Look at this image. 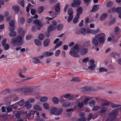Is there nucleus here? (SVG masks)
Wrapping results in <instances>:
<instances>
[{"mask_svg":"<svg viewBox=\"0 0 121 121\" xmlns=\"http://www.w3.org/2000/svg\"><path fill=\"white\" fill-rule=\"evenodd\" d=\"M92 99V97L90 98H86L84 100V102L85 104H87V102L90 99Z\"/></svg>","mask_w":121,"mask_h":121,"instance_id":"52","label":"nucleus"},{"mask_svg":"<svg viewBox=\"0 0 121 121\" xmlns=\"http://www.w3.org/2000/svg\"><path fill=\"white\" fill-rule=\"evenodd\" d=\"M51 32V31H49L48 30V31L45 33L46 36L47 37H48L50 35V32Z\"/></svg>","mask_w":121,"mask_h":121,"instance_id":"58","label":"nucleus"},{"mask_svg":"<svg viewBox=\"0 0 121 121\" xmlns=\"http://www.w3.org/2000/svg\"><path fill=\"white\" fill-rule=\"evenodd\" d=\"M108 15L106 13H104L101 15L100 17V20L102 21L105 19L107 17Z\"/></svg>","mask_w":121,"mask_h":121,"instance_id":"10","label":"nucleus"},{"mask_svg":"<svg viewBox=\"0 0 121 121\" xmlns=\"http://www.w3.org/2000/svg\"><path fill=\"white\" fill-rule=\"evenodd\" d=\"M34 42L35 44L39 46H41L42 44L41 42L38 39H35Z\"/></svg>","mask_w":121,"mask_h":121,"instance_id":"15","label":"nucleus"},{"mask_svg":"<svg viewBox=\"0 0 121 121\" xmlns=\"http://www.w3.org/2000/svg\"><path fill=\"white\" fill-rule=\"evenodd\" d=\"M80 14L77 13L76 16L74 18L73 20V22L74 23H76L78 21V19L80 17Z\"/></svg>","mask_w":121,"mask_h":121,"instance_id":"11","label":"nucleus"},{"mask_svg":"<svg viewBox=\"0 0 121 121\" xmlns=\"http://www.w3.org/2000/svg\"><path fill=\"white\" fill-rule=\"evenodd\" d=\"M79 50L78 45H74L71 50L69 52V54L72 56L77 57L79 56V55L77 54Z\"/></svg>","mask_w":121,"mask_h":121,"instance_id":"1","label":"nucleus"},{"mask_svg":"<svg viewBox=\"0 0 121 121\" xmlns=\"http://www.w3.org/2000/svg\"><path fill=\"white\" fill-rule=\"evenodd\" d=\"M44 8L43 6H40L38 9V13H41L43 11Z\"/></svg>","mask_w":121,"mask_h":121,"instance_id":"21","label":"nucleus"},{"mask_svg":"<svg viewBox=\"0 0 121 121\" xmlns=\"http://www.w3.org/2000/svg\"><path fill=\"white\" fill-rule=\"evenodd\" d=\"M83 11V9L81 7H78L77 9V13H78L80 14L82 13Z\"/></svg>","mask_w":121,"mask_h":121,"instance_id":"26","label":"nucleus"},{"mask_svg":"<svg viewBox=\"0 0 121 121\" xmlns=\"http://www.w3.org/2000/svg\"><path fill=\"white\" fill-rule=\"evenodd\" d=\"M12 8L13 10L16 13H18L20 7L18 5H14L13 6Z\"/></svg>","mask_w":121,"mask_h":121,"instance_id":"8","label":"nucleus"},{"mask_svg":"<svg viewBox=\"0 0 121 121\" xmlns=\"http://www.w3.org/2000/svg\"><path fill=\"white\" fill-rule=\"evenodd\" d=\"M99 30H91L90 31V32L91 33H96L98 32L99 31Z\"/></svg>","mask_w":121,"mask_h":121,"instance_id":"53","label":"nucleus"},{"mask_svg":"<svg viewBox=\"0 0 121 121\" xmlns=\"http://www.w3.org/2000/svg\"><path fill=\"white\" fill-rule=\"evenodd\" d=\"M112 4L113 2L112 1H110L106 5L107 7H110L112 6Z\"/></svg>","mask_w":121,"mask_h":121,"instance_id":"47","label":"nucleus"},{"mask_svg":"<svg viewBox=\"0 0 121 121\" xmlns=\"http://www.w3.org/2000/svg\"><path fill=\"white\" fill-rule=\"evenodd\" d=\"M57 110V108L56 107H54L50 111V113L51 114H55Z\"/></svg>","mask_w":121,"mask_h":121,"instance_id":"28","label":"nucleus"},{"mask_svg":"<svg viewBox=\"0 0 121 121\" xmlns=\"http://www.w3.org/2000/svg\"><path fill=\"white\" fill-rule=\"evenodd\" d=\"M94 61L93 60H91L89 61V64L90 65H92L94 64Z\"/></svg>","mask_w":121,"mask_h":121,"instance_id":"55","label":"nucleus"},{"mask_svg":"<svg viewBox=\"0 0 121 121\" xmlns=\"http://www.w3.org/2000/svg\"><path fill=\"white\" fill-rule=\"evenodd\" d=\"M100 35V34H98L96 35L92 39V43L93 44H94L95 46H98V36Z\"/></svg>","mask_w":121,"mask_h":121,"instance_id":"4","label":"nucleus"},{"mask_svg":"<svg viewBox=\"0 0 121 121\" xmlns=\"http://www.w3.org/2000/svg\"><path fill=\"white\" fill-rule=\"evenodd\" d=\"M88 52V50L86 48L83 49L81 52V54L82 55L86 54Z\"/></svg>","mask_w":121,"mask_h":121,"instance_id":"16","label":"nucleus"},{"mask_svg":"<svg viewBox=\"0 0 121 121\" xmlns=\"http://www.w3.org/2000/svg\"><path fill=\"white\" fill-rule=\"evenodd\" d=\"M50 43V41L49 39H47L44 40L43 44L45 47H47L49 45Z\"/></svg>","mask_w":121,"mask_h":121,"instance_id":"9","label":"nucleus"},{"mask_svg":"<svg viewBox=\"0 0 121 121\" xmlns=\"http://www.w3.org/2000/svg\"><path fill=\"white\" fill-rule=\"evenodd\" d=\"M16 39L18 45L21 46L23 44V41L22 40V38L20 36H17Z\"/></svg>","mask_w":121,"mask_h":121,"instance_id":"6","label":"nucleus"},{"mask_svg":"<svg viewBox=\"0 0 121 121\" xmlns=\"http://www.w3.org/2000/svg\"><path fill=\"white\" fill-rule=\"evenodd\" d=\"M117 115V111L116 110H114L110 114V118L111 119H114Z\"/></svg>","mask_w":121,"mask_h":121,"instance_id":"7","label":"nucleus"},{"mask_svg":"<svg viewBox=\"0 0 121 121\" xmlns=\"http://www.w3.org/2000/svg\"><path fill=\"white\" fill-rule=\"evenodd\" d=\"M62 43V41H60L58 43L56 44L53 49V50H55L57 48H58L61 46Z\"/></svg>","mask_w":121,"mask_h":121,"instance_id":"18","label":"nucleus"},{"mask_svg":"<svg viewBox=\"0 0 121 121\" xmlns=\"http://www.w3.org/2000/svg\"><path fill=\"white\" fill-rule=\"evenodd\" d=\"M83 105L84 103L83 102H81L78 104L77 106L78 107L81 108L83 107Z\"/></svg>","mask_w":121,"mask_h":121,"instance_id":"41","label":"nucleus"},{"mask_svg":"<svg viewBox=\"0 0 121 121\" xmlns=\"http://www.w3.org/2000/svg\"><path fill=\"white\" fill-rule=\"evenodd\" d=\"M121 11V7H118L116 8V12L118 13H120Z\"/></svg>","mask_w":121,"mask_h":121,"instance_id":"56","label":"nucleus"},{"mask_svg":"<svg viewBox=\"0 0 121 121\" xmlns=\"http://www.w3.org/2000/svg\"><path fill=\"white\" fill-rule=\"evenodd\" d=\"M86 29L84 28H82L80 30L81 33L83 35H84L86 34Z\"/></svg>","mask_w":121,"mask_h":121,"instance_id":"33","label":"nucleus"},{"mask_svg":"<svg viewBox=\"0 0 121 121\" xmlns=\"http://www.w3.org/2000/svg\"><path fill=\"white\" fill-rule=\"evenodd\" d=\"M18 2L23 7H24V0H18Z\"/></svg>","mask_w":121,"mask_h":121,"instance_id":"23","label":"nucleus"},{"mask_svg":"<svg viewBox=\"0 0 121 121\" xmlns=\"http://www.w3.org/2000/svg\"><path fill=\"white\" fill-rule=\"evenodd\" d=\"M45 36L43 34H40L38 36V38L41 40H43Z\"/></svg>","mask_w":121,"mask_h":121,"instance_id":"24","label":"nucleus"},{"mask_svg":"<svg viewBox=\"0 0 121 121\" xmlns=\"http://www.w3.org/2000/svg\"><path fill=\"white\" fill-rule=\"evenodd\" d=\"M11 42V43L14 45L16 44L17 43L16 39L14 38L12 39Z\"/></svg>","mask_w":121,"mask_h":121,"instance_id":"44","label":"nucleus"},{"mask_svg":"<svg viewBox=\"0 0 121 121\" xmlns=\"http://www.w3.org/2000/svg\"><path fill=\"white\" fill-rule=\"evenodd\" d=\"M25 102V101L24 100L22 99L19 102V105L20 106H21L24 104Z\"/></svg>","mask_w":121,"mask_h":121,"instance_id":"43","label":"nucleus"},{"mask_svg":"<svg viewBox=\"0 0 121 121\" xmlns=\"http://www.w3.org/2000/svg\"><path fill=\"white\" fill-rule=\"evenodd\" d=\"M60 50H58L55 53V55L56 56H57L60 54Z\"/></svg>","mask_w":121,"mask_h":121,"instance_id":"63","label":"nucleus"},{"mask_svg":"<svg viewBox=\"0 0 121 121\" xmlns=\"http://www.w3.org/2000/svg\"><path fill=\"white\" fill-rule=\"evenodd\" d=\"M119 30L120 29L118 26H116L115 28L114 32L115 33H117Z\"/></svg>","mask_w":121,"mask_h":121,"instance_id":"57","label":"nucleus"},{"mask_svg":"<svg viewBox=\"0 0 121 121\" xmlns=\"http://www.w3.org/2000/svg\"><path fill=\"white\" fill-rule=\"evenodd\" d=\"M86 118L85 117H83L78 119V121H86Z\"/></svg>","mask_w":121,"mask_h":121,"instance_id":"61","label":"nucleus"},{"mask_svg":"<svg viewBox=\"0 0 121 121\" xmlns=\"http://www.w3.org/2000/svg\"><path fill=\"white\" fill-rule=\"evenodd\" d=\"M91 87H88L87 86H86L85 87H82V89L86 91H91L92 90L91 89Z\"/></svg>","mask_w":121,"mask_h":121,"instance_id":"36","label":"nucleus"},{"mask_svg":"<svg viewBox=\"0 0 121 121\" xmlns=\"http://www.w3.org/2000/svg\"><path fill=\"white\" fill-rule=\"evenodd\" d=\"M28 101L31 103L34 102L35 101V99L33 98H30L28 99Z\"/></svg>","mask_w":121,"mask_h":121,"instance_id":"54","label":"nucleus"},{"mask_svg":"<svg viewBox=\"0 0 121 121\" xmlns=\"http://www.w3.org/2000/svg\"><path fill=\"white\" fill-rule=\"evenodd\" d=\"M81 0H73V2L71 4V5L74 7H77L80 4Z\"/></svg>","mask_w":121,"mask_h":121,"instance_id":"3","label":"nucleus"},{"mask_svg":"<svg viewBox=\"0 0 121 121\" xmlns=\"http://www.w3.org/2000/svg\"><path fill=\"white\" fill-rule=\"evenodd\" d=\"M67 12L68 13L69 15H73V11L72 9L71 8H69L68 9Z\"/></svg>","mask_w":121,"mask_h":121,"instance_id":"34","label":"nucleus"},{"mask_svg":"<svg viewBox=\"0 0 121 121\" xmlns=\"http://www.w3.org/2000/svg\"><path fill=\"white\" fill-rule=\"evenodd\" d=\"M63 109L61 108H60L57 109L56 112L55 114V115H61L63 111Z\"/></svg>","mask_w":121,"mask_h":121,"instance_id":"14","label":"nucleus"},{"mask_svg":"<svg viewBox=\"0 0 121 121\" xmlns=\"http://www.w3.org/2000/svg\"><path fill=\"white\" fill-rule=\"evenodd\" d=\"M17 35V33L15 31H12L9 34V35L11 37H14Z\"/></svg>","mask_w":121,"mask_h":121,"instance_id":"19","label":"nucleus"},{"mask_svg":"<svg viewBox=\"0 0 121 121\" xmlns=\"http://www.w3.org/2000/svg\"><path fill=\"white\" fill-rule=\"evenodd\" d=\"M92 114L91 113H90L89 114L87 120L89 121L92 118Z\"/></svg>","mask_w":121,"mask_h":121,"instance_id":"60","label":"nucleus"},{"mask_svg":"<svg viewBox=\"0 0 121 121\" xmlns=\"http://www.w3.org/2000/svg\"><path fill=\"white\" fill-rule=\"evenodd\" d=\"M33 23L35 24V26L37 27L38 30H40L43 26L41 22L39 19H36L34 20Z\"/></svg>","mask_w":121,"mask_h":121,"instance_id":"2","label":"nucleus"},{"mask_svg":"<svg viewBox=\"0 0 121 121\" xmlns=\"http://www.w3.org/2000/svg\"><path fill=\"white\" fill-rule=\"evenodd\" d=\"M9 25L11 27H13L15 25V22L13 20H11L9 22Z\"/></svg>","mask_w":121,"mask_h":121,"instance_id":"22","label":"nucleus"},{"mask_svg":"<svg viewBox=\"0 0 121 121\" xmlns=\"http://www.w3.org/2000/svg\"><path fill=\"white\" fill-rule=\"evenodd\" d=\"M43 106L44 108L46 109H48L49 108V104L47 103H44L43 104Z\"/></svg>","mask_w":121,"mask_h":121,"instance_id":"40","label":"nucleus"},{"mask_svg":"<svg viewBox=\"0 0 121 121\" xmlns=\"http://www.w3.org/2000/svg\"><path fill=\"white\" fill-rule=\"evenodd\" d=\"M112 105V107L113 108H115L120 106L121 105L116 104L112 103L110 104Z\"/></svg>","mask_w":121,"mask_h":121,"instance_id":"39","label":"nucleus"},{"mask_svg":"<svg viewBox=\"0 0 121 121\" xmlns=\"http://www.w3.org/2000/svg\"><path fill=\"white\" fill-rule=\"evenodd\" d=\"M95 64L93 65H91L89 66L88 67L89 69L90 70H93L95 69Z\"/></svg>","mask_w":121,"mask_h":121,"instance_id":"46","label":"nucleus"},{"mask_svg":"<svg viewBox=\"0 0 121 121\" xmlns=\"http://www.w3.org/2000/svg\"><path fill=\"white\" fill-rule=\"evenodd\" d=\"M22 91L24 92H30L31 91L28 88H23L21 89Z\"/></svg>","mask_w":121,"mask_h":121,"instance_id":"30","label":"nucleus"},{"mask_svg":"<svg viewBox=\"0 0 121 121\" xmlns=\"http://www.w3.org/2000/svg\"><path fill=\"white\" fill-rule=\"evenodd\" d=\"M104 38L102 36H100L99 38V42L100 43H103L104 41Z\"/></svg>","mask_w":121,"mask_h":121,"instance_id":"35","label":"nucleus"},{"mask_svg":"<svg viewBox=\"0 0 121 121\" xmlns=\"http://www.w3.org/2000/svg\"><path fill=\"white\" fill-rule=\"evenodd\" d=\"M37 26H33L32 28V31L33 32H35L36 30Z\"/></svg>","mask_w":121,"mask_h":121,"instance_id":"62","label":"nucleus"},{"mask_svg":"<svg viewBox=\"0 0 121 121\" xmlns=\"http://www.w3.org/2000/svg\"><path fill=\"white\" fill-rule=\"evenodd\" d=\"M59 100L56 97H54L52 99V101L55 104H57L59 102Z\"/></svg>","mask_w":121,"mask_h":121,"instance_id":"27","label":"nucleus"},{"mask_svg":"<svg viewBox=\"0 0 121 121\" xmlns=\"http://www.w3.org/2000/svg\"><path fill=\"white\" fill-rule=\"evenodd\" d=\"M25 107L27 109L30 108L32 106V105L30 104L28 101H26L25 103Z\"/></svg>","mask_w":121,"mask_h":121,"instance_id":"13","label":"nucleus"},{"mask_svg":"<svg viewBox=\"0 0 121 121\" xmlns=\"http://www.w3.org/2000/svg\"><path fill=\"white\" fill-rule=\"evenodd\" d=\"M102 100H103V101L102 104L100 105V108H102L104 107L105 105L108 106L110 104L112 103V102H108L105 100H103V99H102Z\"/></svg>","mask_w":121,"mask_h":121,"instance_id":"5","label":"nucleus"},{"mask_svg":"<svg viewBox=\"0 0 121 121\" xmlns=\"http://www.w3.org/2000/svg\"><path fill=\"white\" fill-rule=\"evenodd\" d=\"M70 103L68 102H65L63 103L62 105L64 107H68L70 105Z\"/></svg>","mask_w":121,"mask_h":121,"instance_id":"38","label":"nucleus"},{"mask_svg":"<svg viewBox=\"0 0 121 121\" xmlns=\"http://www.w3.org/2000/svg\"><path fill=\"white\" fill-rule=\"evenodd\" d=\"M98 8L97 7V5H95L93 6L92 9L91 10V12L94 11L95 12L98 10Z\"/></svg>","mask_w":121,"mask_h":121,"instance_id":"25","label":"nucleus"},{"mask_svg":"<svg viewBox=\"0 0 121 121\" xmlns=\"http://www.w3.org/2000/svg\"><path fill=\"white\" fill-rule=\"evenodd\" d=\"M48 100V98L46 97H44L40 99V100L41 101L44 102L47 101Z\"/></svg>","mask_w":121,"mask_h":121,"instance_id":"32","label":"nucleus"},{"mask_svg":"<svg viewBox=\"0 0 121 121\" xmlns=\"http://www.w3.org/2000/svg\"><path fill=\"white\" fill-rule=\"evenodd\" d=\"M34 62L35 63H38L40 62L39 59L37 57H34L33 58Z\"/></svg>","mask_w":121,"mask_h":121,"instance_id":"37","label":"nucleus"},{"mask_svg":"<svg viewBox=\"0 0 121 121\" xmlns=\"http://www.w3.org/2000/svg\"><path fill=\"white\" fill-rule=\"evenodd\" d=\"M56 28L54 27L52 25H50L48 28V30L51 32L52 31L55 30H56Z\"/></svg>","mask_w":121,"mask_h":121,"instance_id":"12","label":"nucleus"},{"mask_svg":"<svg viewBox=\"0 0 121 121\" xmlns=\"http://www.w3.org/2000/svg\"><path fill=\"white\" fill-rule=\"evenodd\" d=\"M9 30L10 32L14 31L15 29V27H9Z\"/></svg>","mask_w":121,"mask_h":121,"instance_id":"50","label":"nucleus"},{"mask_svg":"<svg viewBox=\"0 0 121 121\" xmlns=\"http://www.w3.org/2000/svg\"><path fill=\"white\" fill-rule=\"evenodd\" d=\"M34 109L36 110L41 111L42 110V108L39 105H35L34 106Z\"/></svg>","mask_w":121,"mask_h":121,"instance_id":"17","label":"nucleus"},{"mask_svg":"<svg viewBox=\"0 0 121 121\" xmlns=\"http://www.w3.org/2000/svg\"><path fill=\"white\" fill-rule=\"evenodd\" d=\"M85 113L83 112H80L79 113V115L80 117H82L84 116Z\"/></svg>","mask_w":121,"mask_h":121,"instance_id":"64","label":"nucleus"},{"mask_svg":"<svg viewBox=\"0 0 121 121\" xmlns=\"http://www.w3.org/2000/svg\"><path fill=\"white\" fill-rule=\"evenodd\" d=\"M55 10L57 12H58L60 11V7L59 4H56L55 7Z\"/></svg>","mask_w":121,"mask_h":121,"instance_id":"20","label":"nucleus"},{"mask_svg":"<svg viewBox=\"0 0 121 121\" xmlns=\"http://www.w3.org/2000/svg\"><path fill=\"white\" fill-rule=\"evenodd\" d=\"M95 101L94 100H91L89 102L90 105L91 107L95 105Z\"/></svg>","mask_w":121,"mask_h":121,"instance_id":"29","label":"nucleus"},{"mask_svg":"<svg viewBox=\"0 0 121 121\" xmlns=\"http://www.w3.org/2000/svg\"><path fill=\"white\" fill-rule=\"evenodd\" d=\"M100 107L99 106H96L94 107L92 109L93 111H97V110L99 109Z\"/></svg>","mask_w":121,"mask_h":121,"instance_id":"51","label":"nucleus"},{"mask_svg":"<svg viewBox=\"0 0 121 121\" xmlns=\"http://www.w3.org/2000/svg\"><path fill=\"white\" fill-rule=\"evenodd\" d=\"M32 114L33 115L34 114H36L37 116H39V112L36 111H32Z\"/></svg>","mask_w":121,"mask_h":121,"instance_id":"59","label":"nucleus"},{"mask_svg":"<svg viewBox=\"0 0 121 121\" xmlns=\"http://www.w3.org/2000/svg\"><path fill=\"white\" fill-rule=\"evenodd\" d=\"M99 72H107V69L105 68H101L99 69Z\"/></svg>","mask_w":121,"mask_h":121,"instance_id":"45","label":"nucleus"},{"mask_svg":"<svg viewBox=\"0 0 121 121\" xmlns=\"http://www.w3.org/2000/svg\"><path fill=\"white\" fill-rule=\"evenodd\" d=\"M102 108V109L100 111V113L101 114H103L106 112L107 110V108H106L104 107Z\"/></svg>","mask_w":121,"mask_h":121,"instance_id":"31","label":"nucleus"},{"mask_svg":"<svg viewBox=\"0 0 121 121\" xmlns=\"http://www.w3.org/2000/svg\"><path fill=\"white\" fill-rule=\"evenodd\" d=\"M73 17V15H69L68 19L67 22H70L72 20Z\"/></svg>","mask_w":121,"mask_h":121,"instance_id":"42","label":"nucleus"},{"mask_svg":"<svg viewBox=\"0 0 121 121\" xmlns=\"http://www.w3.org/2000/svg\"><path fill=\"white\" fill-rule=\"evenodd\" d=\"M63 27V26L62 24H60L57 26V29L59 30H60L62 29Z\"/></svg>","mask_w":121,"mask_h":121,"instance_id":"48","label":"nucleus"},{"mask_svg":"<svg viewBox=\"0 0 121 121\" xmlns=\"http://www.w3.org/2000/svg\"><path fill=\"white\" fill-rule=\"evenodd\" d=\"M4 46V48L5 50H7L9 48V46L8 44H6Z\"/></svg>","mask_w":121,"mask_h":121,"instance_id":"49","label":"nucleus"}]
</instances>
